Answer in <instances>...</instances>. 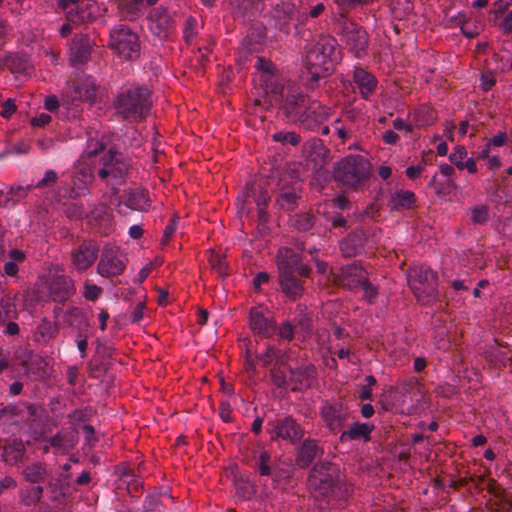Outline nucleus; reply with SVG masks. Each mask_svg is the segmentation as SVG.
<instances>
[{
    "instance_id": "f257e3e1",
    "label": "nucleus",
    "mask_w": 512,
    "mask_h": 512,
    "mask_svg": "<svg viewBox=\"0 0 512 512\" xmlns=\"http://www.w3.org/2000/svg\"><path fill=\"white\" fill-rule=\"evenodd\" d=\"M308 485L316 499L323 498L328 506L338 505L345 501L349 489L341 483V475L337 466L321 462L314 466L308 478Z\"/></svg>"
},
{
    "instance_id": "f03ea898",
    "label": "nucleus",
    "mask_w": 512,
    "mask_h": 512,
    "mask_svg": "<svg viewBox=\"0 0 512 512\" xmlns=\"http://www.w3.org/2000/svg\"><path fill=\"white\" fill-rule=\"evenodd\" d=\"M339 60L337 42L333 37L322 36L306 54V69L311 81L328 76Z\"/></svg>"
},
{
    "instance_id": "7ed1b4c3",
    "label": "nucleus",
    "mask_w": 512,
    "mask_h": 512,
    "mask_svg": "<svg viewBox=\"0 0 512 512\" xmlns=\"http://www.w3.org/2000/svg\"><path fill=\"white\" fill-rule=\"evenodd\" d=\"M284 89L283 96L279 93L268 95L270 105H280L289 121L299 122L309 128L311 114H316L317 109L324 110V108L317 103L308 106L309 99L295 87L288 85L284 86Z\"/></svg>"
},
{
    "instance_id": "20e7f679",
    "label": "nucleus",
    "mask_w": 512,
    "mask_h": 512,
    "mask_svg": "<svg viewBox=\"0 0 512 512\" xmlns=\"http://www.w3.org/2000/svg\"><path fill=\"white\" fill-rule=\"evenodd\" d=\"M116 112L129 121L145 119L151 110V92L140 86H131L123 89L115 100Z\"/></svg>"
},
{
    "instance_id": "39448f33",
    "label": "nucleus",
    "mask_w": 512,
    "mask_h": 512,
    "mask_svg": "<svg viewBox=\"0 0 512 512\" xmlns=\"http://www.w3.org/2000/svg\"><path fill=\"white\" fill-rule=\"evenodd\" d=\"M371 165L361 155H349L336 163L334 178L348 188H357L370 178Z\"/></svg>"
},
{
    "instance_id": "423d86ee",
    "label": "nucleus",
    "mask_w": 512,
    "mask_h": 512,
    "mask_svg": "<svg viewBox=\"0 0 512 512\" xmlns=\"http://www.w3.org/2000/svg\"><path fill=\"white\" fill-rule=\"evenodd\" d=\"M409 285L417 300L425 305L437 298V276L428 266L412 268L409 273Z\"/></svg>"
},
{
    "instance_id": "0eeeda50",
    "label": "nucleus",
    "mask_w": 512,
    "mask_h": 512,
    "mask_svg": "<svg viewBox=\"0 0 512 512\" xmlns=\"http://www.w3.org/2000/svg\"><path fill=\"white\" fill-rule=\"evenodd\" d=\"M98 176L107 185H120L128 176L130 165L122 154L109 150L99 159Z\"/></svg>"
},
{
    "instance_id": "6e6552de",
    "label": "nucleus",
    "mask_w": 512,
    "mask_h": 512,
    "mask_svg": "<svg viewBox=\"0 0 512 512\" xmlns=\"http://www.w3.org/2000/svg\"><path fill=\"white\" fill-rule=\"evenodd\" d=\"M109 46L120 57L127 60L138 57L140 51L137 34L124 25H120L110 32Z\"/></svg>"
},
{
    "instance_id": "1a4fd4ad",
    "label": "nucleus",
    "mask_w": 512,
    "mask_h": 512,
    "mask_svg": "<svg viewBox=\"0 0 512 512\" xmlns=\"http://www.w3.org/2000/svg\"><path fill=\"white\" fill-rule=\"evenodd\" d=\"M57 4L66 19L75 25L93 20L99 12L97 3L92 0H57Z\"/></svg>"
},
{
    "instance_id": "9d476101",
    "label": "nucleus",
    "mask_w": 512,
    "mask_h": 512,
    "mask_svg": "<svg viewBox=\"0 0 512 512\" xmlns=\"http://www.w3.org/2000/svg\"><path fill=\"white\" fill-rule=\"evenodd\" d=\"M340 39L355 57L361 58L366 55L369 39L363 27L347 19L343 20Z\"/></svg>"
},
{
    "instance_id": "9b49d317",
    "label": "nucleus",
    "mask_w": 512,
    "mask_h": 512,
    "mask_svg": "<svg viewBox=\"0 0 512 512\" xmlns=\"http://www.w3.org/2000/svg\"><path fill=\"white\" fill-rule=\"evenodd\" d=\"M267 432L271 440H284L291 444H295L304 436V429L292 417H284L269 423Z\"/></svg>"
},
{
    "instance_id": "f8f14e48",
    "label": "nucleus",
    "mask_w": 512,
    "mask_h": 512,
    "mask_svg": "<svg viewBox=\"0 0 512 512\" xmlns=\"http://www.w3.org/2000/svg\"><path fill=\"white\" fill-rule=\"evenodd\" d=\"M126 268V258L115 247L105 246L97 265V273L102 277L121 275Z\"/></svg>"
},
{
    "instance_id": "ddd939ff",
    "label": "nucleus",
    "mask_w": 512,
    "mask_h": 512,
    "mask_svg": "<svg viewBox=\"0 0 512 512\" xmlns=\"http://www.w3.org/2000/svg\"><path fill=\"white\" fill-rule=\"evenodd\" d=\"M249 326L254 334L270 337L275 331V322L268 308L259 305L250 309Z\"/></svg>"
},
{
    "instance_id": "4468645a",
    "label": "nucleus",
    "mask_w": 512,
    "mask_h": 512,
    "mask_svg": "<svg viewBox=\"0 0 512 512\" xmlns=\"http://www.w3.org/2000/svg\"><path fill=\"white\" fill-rule=\"evenodd\" d=\"M256 68L259 71V81L265 94L268 96L269 94L277 95L279 93L280 96H283L285 91L284 85L278 82V78L275 75V65L270 60L258 57Z\"/></svg>"
},
{
    "instance_id": "2eb2a0df",
    "label": "nucleus",
    "mask_w": 512,
    "mask_h": 512,
    "mask_svg": "<svg viewBox=\"0 0 512 512\" xmlns=\"http://www.w3.org/2000/svg\"><path fill=\"white\" fill-rule=\"evenodd\" d=\"M98 253L99 247L94 241H84L71 251V263L77 271H86L95 263Z\"/></svg>"
},
{
    "instance_id": "dca6fc26",
    "label": "nucleus",
    "mask_w": 512,
    "mask_h": 512,
    "mask_svg": "<svg viewBox=\"0 0 512 512\" xmlns=\"http://www.w3.org/2000/svg\"><path fill=\"white\" fill-rule=\"evenodd\" d=\"M74 280L57 267L49 282V293L55 301H65L75 293Z\"/></svg>"
},
{
    "instance_id": "f3484780",
    "label": "nucleus",
    "mask_w": 512,
    "mask_h": 512,
    "mask_svg": "<svg viewBox=\"0 0 512 512\" xmlns=\"http://www.w3.org/2000/svg\"><path fill=\"white\" fill-rule=\"evenodd\" d=\"M333 281L338 285L355 289L367 279V272L357 263L348 264L339 272H332Z\"/></svg>"
},
{
    "instance_id": "a211bd4d",
    "label": "nucleus",
    "mask_w": 512,
    "mask_h": 512,
    "mask_svg": "<svg viewBox=\"0 0 512 512\" xmlns=\"http://www.w3.org/2000/svg\"><path fill=\"white\" fill-rule=\"evenodd\" d=\"M277 266L279 275L287 273H295L297 271L300 275H307L309 268L306 265L301 264V256L294 250L282 247L277 253Z\"/></svg>"
},
{
    "instance_id": "6ab92c4d",
    "label": "nucleus",
    "mask_w": 512,
    "mask_h": 512,
    "mask_svg": "<svg viewBox=\"0 0 512 512\" xmlns=\"http://www.w3.org/2000/svg\"><path fill=\"white\" fill-rule=\"evenodd\" d=\"M174 19L163 7L154 8L149 15L150 30L159 37H165L174 27Z\"/></svg>"
},
{
    "instance_id": "aec40b11",
    "label": "nucleus",
    "mask_w": 512,
    "mask_h": 512,
    "mask_svg": "<svg viewBox=\"0 0 512 512\" xmlns=\"http://www.w3.org/2000/svg\"><path fill=\"white\" fill-rule=\"evenodd\" d=\"M92 44L88 37L76 35L71 44L69 61L73 67L85 64L91 55Z\"/></svg>"
},
{
    "instance_id": "412c9836",
    "label": "nucleus",
    "mask_w": 512,
    "mask_h": 512,
    "mask_svg": "<svg viewBox=\"0 0 512 512\" xmlns=\"http://www.w3.org/2000/svg\"><path fill=\"white\" fill-rule=\"evenodd\" d=\"M281 187L279 196L276 199L277 205L283 210H292L295 208L298 199L300 198V183L298 181L289 182L291 185L286 186V181L281 179Z\"/></svg>"
},
{
    "instance_id": "4be33fe9",
    "label": "nucleus",
    "mask_w": 512,
    "mask_h": 512,
    "mask_svg": "<svg viewBox=\"0 0 512 512\" xmlns=\"http://www.w3.org/2000/svg\"><path fill=\"white\" fill-rule=\"evenodd\" d=\"M352 79L363 99L368 100L377 87V79L361 67H355Z\"/></svg>"
},
{
    "instance_id": "5701e85b",
    "label": "nucleus",
    "mask_w": 512,
    "mask_h": 512,
    "mask_svg": "<svg viewBox=\"0 0 512 512\" xmlns=\"http://www.w3.org/2000/svg\"><path fill=\"white\" fill-rule=\"evenodd\" d=\"M123 205L131 210L145 211L149 208L150 203L146 191L142 189H136L126 192L123 196V200L119 201V213H124L122 209Z\"/></svg>"
},
{
    "instance_id": "b1692460",
    "label": "nucleus",
    "mask_w": 512,
    "mask_h": 512,
    "mask_svg": "<svg viewBox=\"0 0 512 512\" xmlns=\"http://www.w3.org/2000/svg\"><path fill=\"white\" fill-rule=\"evenodd\" d=\"M54 454L64 455L77 443L76 434L73 431H60L48 439Z\"/></svg>"
},
{
    "instance_id": "393cba45",
    "label": "nucleus",
    "mask_w": 512,
    "mask_h": 512,
    "mask_svg": "<svg viewBox=\"0 0 512 512\" xmlns=\"http://www.w3.org/2000/svg\"><path fill=\"white\" fill-rule=\"evenodd\" d=\"M355 117V113L348 112L342 118L334 121L332 127L342 142L353 136L356 130Z\"/></svg>"
},
{
    "instance_id": "a878e982",
    "label": "nucleus",
    "mask_w": 512,
    "mask_h": 512,
    "mask_svg": "<svg viewBox=\"0 0 512 512\" xmlns=\"http://www.w3.org/2000/svg\"><path fill=\"white\" fill-rule=\"evenodd\" d=\"M321 416L332 432L339 431L346 419V414L340 408L332 405L323 406Z\"/></svg>"
},
{
    "instance_id": "bb28decb",
    "label": "nucleus",
    "mask_w": 512,
    "mask_h": 512,
    "mask_svg": "<svg viewBox=\"0 0 512 512\" xmlns=\"http://www.w3.org/2000/svg\"><path fill=\"white\" fill-rule=\"evenodd\" d=\"M416 202L414 192L410 190L394 191L388 201V206L392 211H400L411 208Z\"/></svg>"
},
{
    "instance_id": "cd10ccee",
    "label": "nucleus",
    "mask_w": 512,
    "mask_h": 512,
    "mask_svg": "<svg viewBox=\"0 0 512 512\" xmlns=\"http://www.w3.org/2000/svg\"><path fill=\"white\" fill-rule=\"evenodd\" d=\"M365 235L363 232H354L348 235L340 243V249L345 257L357 255L365 245Z\"/></svg>"
},
{
    "instance_id": "c85d7f7f",
    "label": "nucleus",
    "mask_w": 512,
    "mask_h": 512,
    "mask_svg": "<svg viewBox=\"0 0 512 512\" xmlns=\"http://www.w3.org/2000/svg\"><path fill=\"white\" fill-rule=\"evenodd\" d=\"M50 472L47 465L43 462H33L26 465L21 475L29 483H40L46 480Z\"/></svg>"
},
{
    "instance_id": "c756f323",
    "label": "nucleus",
    "mask_w": 512,
    "mask_h": 512,
    "mask_svg": "<svg viewBox=\"0 0 512 512\" xmlns=\"http://www.w3.org/2000/svg\"><path fill=\"white\" fill-rule=\"evenodd\" d=\"M279 282L282 291L292 300L301 297L303 293L302 283L295 277L294 273H287L279 275Z\"/></svg>"
},
{
    "instance_id": "7c9ffc66",
    "label": "nucleus",
    "mask_w": 512,
    "mask_h": 512,
    "mask_svg": "<svg viewBox=\"0 0 512 512\" xmlns=\"http://www.w3.org/2000/svg\"><path fill=\"white\" fill-rule=\"evenodd\" d=\"M320 449L314 440L306 439L302 443L296 462L301 468L308 467L319 455Z\"/></svg>"
},
{
    "instance_id": "2f4dec72",
    "label": "nucleus",
    "mask_w": 512,
    "mask_h": 512,
    "mask_svg": "<svg viewBox=\"0 0 512 512\" xmlns=\"http://www.w3.org/2000/svg\"><path fill=\"white\" fill-rule=\"evenodd\" d=\"M26 446L21 439H13L3 450V461L9 465L19 463L25 454Z\"/></svg>"
},
{
    "instance_id": "473e14b6",
    "label": "nucleus",
    "mask_w": 512,
    "mask_h": 512,
    "mask_svg": "<svg viewBox=\"0 0 512 512\" xmlns=\"http://www.w3.org/2000/svg\"><path fill=\"white\" fill-rule=\"evenodd\" d=\"M16 357L19 359L20 364L24 367L25 374L37 375L36 369H40L44 364V360L41 357L32 355L31 351L27 349L18 350Z\"/></svg>"
},
{
    "instance_id": "72a5a7b5",
    "label": "nucleus",
    "mask_w": 512,
    "mask_h": 512,
    "mask_svg": "<svg viewBox=\"0 0 512 512\" xmlns=\"http://www.w3.org/2000/svg\"><path fill=\"white\" fill-rule=\"evenodd\" d=\"M30 406L27 407V412L15 406L5 407L0 410V426L9 427L11 425H19L25 419V414L29 413Z\"/></svg>"
},
{
    "instance_id": "f704fd0d",
    "label": "nucleus",
    "mask_w": 512,
    "mask_h": 512,
    "mask_svg": "<svg viewBox=\"0 0 512 512\" xmlns=\"http://www.w3.org/2000/svg\"><path fill=\"white\" fill-rule=\"evenodd\" d=\"M73 183L78 189H85L93 180V172L88 164L78 161L74 166Z\"/></svg>"
},
{
    "instance_id": "c9c22d12",
    "label": "nucleus",
    "mask_w": 512,
    "mask_h": 512,
    "mask_svg": "<svg viewBox=\"0 0 512 512\" xmlns=\"http://www.w3.org/2000/svg\"><path fill=\"white\" fill-rule=\"evenodd\" d=\"M374 426L369 423H354L348 430L344 431L341 434L340 439L342 441L346 439L351 440H360L363 439L365 441L369 440L370 433L372 432Z\"/></svg>"
},
{
    "instance_id": "e433bc0d",
    "label": "nucleus",
    "mask_w": 512,
    "mask_h": 512,
    "mask_svg": "<svg viewBox=\"0 0 512 512\" xmlns=\"http://www.w3.org/2000/svg\"><path fill=\"white\" fill-rule=\"evenodd\" d=\"M74 92L76 98L93 102L96 96L95 83L90 77H86L74 85Z\"/></svg>"
},
{
    "instance_id": "4c0bfd02",
    "label": "nucleus",
    "mask_w": 512,
    "mask_h": 512,
    "mask_svg": "<svg viewBox=\"0 0 512 512\" xmlns=\"http://www.w3.org/2000/svg\"><path fill=\"white\" fill-rule=\"evenodd\" d=\"M9 260L4 263L3 270L5 275L14 277L19 271L18 265L25 260V254L18 249L9 251Z\"/></svg>"
},
{
    "instance_id": "58836bf2",
    "label": "nucleus",
    "mask_w": 512,
    "mask_h": 512,
    "mask_svg": "<svg viewBox=\"0 0 512 512\" xmlns=\"http://www.w3.org/2000/svg\"><path fill=\"white\" fill-rule=\"evenodd\" d=\"M43 495V487L40 485L29 486L19 491V497L22 504L26 506L36 505L40 502Z\"/></svg>"
},
{
    "instance_id": "ea45409f",
    "label": "nucleus",
    "mask_w": 512,
    "mask_h": 512,
    "mask_svg": "<svg viewBox=\"0 0 512 512\" xmlns=\"http://www.w3.org/2000/svg\"><path fill=\"white\" fill-rule=\"evenodd\" d=\"M253 197L257 206L260 217L264 215L263 207L267 205V203L270 201V195L266 191L259 190V194H256V190L254 188V185L252 184L251 187L248 186V192L247 194H242L238 197V201L242 204L246 201L248 197Z\"/></svg>"
},
{
    "instance_id": "a19ab883",
    "label": "nucleus",
    "mask_w": 512,
    "mask_h": 512,
    "mask_svg": "<svg viewBox=\"0 0 512 512\" xmlns=\"http://www.w3.org/2000/svg\"><path fill=\"white\" fill-rule=\"evenodd\" d=\"M292 6L290 4L277 5L273 18L275 19V26L283 31L286 30L291 20Z\"/></svg>"
},
{
    "instance_id": "79ce46f5",
    "label": "nucleus",
    "mask_w": 512,
    "mask_h": 512,
    "mask_svg": "<svg viewBox=\"0 0 512 512\" xmlns=\"http://www.w3.org/2000/svg\"><path fill=\"white\" fill-rule=\"evenodd\" d=\"M57 333V328L49 321L43 320L36 329L37 339L40 341H49L54 338Z\"/></svg>"
},
{
    "instance_id": "37998d69",
    "label": "nucleus",
    "mask_w": 512,
    "mask_h": 512,
    "mask_svg": "<svg viewBox=\"0 0 512 512\" xmlns=\"http://www.w3.org/2000/svg\"><path fill=\"white\" fill-rule=\"evenodd\" d=\"M256 469L262 476H269L271 473V455L266 450H261L256 458Z\"/></svg>"
},
{
    "instance_id": "c03bdc74",
    "label": "nucleus",
    "mask_w": 512,
    "mask_h": 512,
    "mask_svg": "<svg viewBox=\"0 0 512 512\" xmlns=\"http://www.w3.org/2000/svg\"><path fill=\"white\" fill-rule=\"evenodd\" d=\"M211 269L219 276H226L228 274V265L223 255L219 253H212L209 258Z\"/></svg>"
},
{
    "instance_id": "a18cd8bd",
    "label": "nucleus",
    "mask_w": 512,
    "mask_h": 512,
    "mask_svg": "<svg viewBox=\"0 0 512 512\" xmlns=\"http://www.w3.org/2000/svg\"><path fill=\"white\" fill-rule=\"evenodd\" d=\"M413 9V5L410 0H392L391 10L396 17H403L410 13Z\"/></svg>"
},
{
    "instance_id": "49530a36",
    "label": "nucleus",
    "mask_w": 512,
    "mask_h": 512,
    "mask_svg": "<svg viewBox=\"0 0 512 512\" xmlns=\"http://www.w3.org/2000/svg\"><path fill=\"white\" fill-rule=\"evenodd\" d=\"M105 149L104 143L97 138H90L87 141L86 148L84 150V155L88 158H92L98 153L102 152Z\"/></svg>"
},
{
    "instance_id": "de8ad7c7",
    "label": "nucleus",
    "mask_w": 512,
    "mask_h": 512,
    "mask_svg": "<svg viewBox=\"0 0 512 512\" xmlns=\"http://www.w3.org/2000/svg\"><path fill=\"white\" fill-rule=\"evenodd\" d=\"M488 219V207L485 205H476L471 208V221L474 224H483Z\"/></svg>"
},
{
    "instance_id": "09e8293b",
    "label": "nucleus",
    "mask_w": 512,
    "mask_h": 512,
    "mask_svg": "<svg viewBox=\"0 0 512 512\" xmlns=\"http://www.w3.org/2000/svg\"><path fill=\"white\" fill-rule=\"evenodd\" d=\"M467 157V150L464 146L458 145L454 148L453 152L449 155V160L458 169L461 168L463 162Z\"/></svg>"
},
{
    "instance_id": "8fccbe9b",
    "label": "nucleus",
    "mask_w": 512,
    "mask_h": 512,
    "mask_svg": "<svg viewBox=\"0 0 512 512\" xmlns=\"http://www.w3.org/2000/svg\"><path fill=\"white\" fill-rule=\"evenodd\" d=\"M102 294V288L96 284H91L88 282L84 283L83 287V297L88 301L97 300Z\"/></svg>"
},
{
    "instance_id": "3c124183",
    "label": "nucleus",
    "mask_w": 512,
    "mask_h": 512,
    "mask_svg": "<svg viewBox=\"0 0 512 512\" xmlns=\"http://www.w3.org/2000/svg\"><path fill=\"white\" fill-rule=\"evenodd\" d=\"M13 302L9 297L0 299V322L5 321L11 317Z\"/></svg>"
},
{
    "instance_id": "603ef678",
    "label": "nucleus",
    "mask_w": 512,
    "mask_h": 512,
    "mask_svg": "<svg viewBox=\"0 0 512 512\" xmlns=\"http://www.w3.org/2000/svg\"><path fill=\"white\" fill-rule=\"evenodd\" d=\"M196 30L197 21L192 17L188 18L185 22V27L183 30L184 39L187 43H190L193 40L194 36L196 35Z\"/></svg>"
},
{
    "instance_id": "864d4df0",
    "label": "nucleus",
    "mask_w": 512,
    "mask_h": 512,
    "mask_svg": "<svg viewBox=\"0 0 512 512\" xmlns=\"http://www.w3.org/2000/svg\"><path fill=\"white\" fill-rule=\"evenodd\" d=\"M314 224L313 217L308 214H300L296 216L295 226L298 230L306 231Z\"/></svg>"
},
{
    "instance_id": "5fc2aeb1",
    "label": "nucleus",
    "mask_w": 512,
    "mask_h": 512,
    "mask_svg": "<svg viewBox=\"0 0 512 512\" xmlns=\"http://www.w3.org/2000/svg\"><path fill=\"white\" fill-rule=\"evenodd\" d=\"M48 486L51 488L52 499L54 501L62 502L66 497V489L64 485H59L57 483L49 482Z\"/></svg>"
},
{
    "instance_id": "6e6d98bb",
    "label": "nucleus",
    "mask_w": 512,
    "mask_h": 512,
    "mask_svg": "<svg viewBox=\"0 0 512 512\" xmlns=\"http://www.w3.org/2000/svg\"><path fill=\"white\" fill-rule=\"evenodd\" d=\"M254 2L255 0H230L232 6L243 11L244 17L252 10Z\"/></svg>"
},
{
    "instance_id": "4d7b16f0",
    "label": "nucleus",
    "mask_w": 512,
    "mask_h": 512,
    "mask_svg": "<svg viewBox=\"0 0 512 512\" xmlns=\"http://www.w3.org/2000/svg\"><path fill=\"white\" fill-rule=\"evenodd\" d=\"M481 29L480 24H471L468 22L465 26H462L461 32L467 38H474L480 33Z\"/></svg>"
},
{
    "instance_id": "13d9d810",
    "label": "nucleus",
    "mask_w": 512,
    "mask_h": 512,
    "mask_svg": "<svg viewBox=\"0 0 512 512\" xmlns=\"http://www.w3.org/2000/svg\"><path fill=\"white\" fill-rule=\"evenodd\" d=\"M274 139L277 141L288 142L292 145H297L300 141V137L296 133H293V132L286 133V134L277 133L274 135Z\"/></svg>"
},
{
    "instance_id": "bf43d9fd",
    "label": "nucleus",
    "mask_w": 512,
    "mask_h": 512,
    "mask_svg": "<svg viewBox=\"0 0 512 512\" xmlns=\"http://www.w3.org/2000/svg\"><path fill=\"white\" fill-rule=\"evenodd\" d=\"M57 179V174L54 170H47L44 173L43 178L37 182L36 187L41 188L54 183Z\"/></svg>"
},
{
    "instance_id": "052dcab7",
    "label": "nucleus",
    "mask_w": 512,
    "mask_h": 512,
    "mask_svg": "<svg viewBox=\"0 0 512 512\" xmlns=\"http://www.w3.org/2000/svg\"><path fill=\"white\" fill-rule=\"evenodd\" d=\"M359 287H361L364 291V297L371 302L377 295L376 288L368 282V279L365 280Z\"/></svg>"
},
{
    "instance_id": "680f3d73",
    "label": "nucleus",
    "mask_w": 512,
    "mask_h": 512,
    "mask_svg": "<svg viewBox=\"0 0 512 512\" xmlns=\"http://www.w3.org/2000/svg\"><path fill=\"white\" fill-rule=\"evenodd\" d=\"M372 1L373 0H335L338 7L342 10H346L360 4H367Z\"/></svg>"
},
{
    "instance_id": "e2e57ef3",
    "label": "nucleus",
    "mask_w": 512,
    "mask_h": 512,
    "mask_svg": "<svg viewBox=\"0 0 512 512\" xmlns=\"http://www.w3.org/2000/svg\"><path fill=\"white\" fill-rule=\"evenodd\" d=\"M16 111V105L12 99H7L3 105L1 110V116L3 118H9Z\"/></svg>"
},
{
    "instance_id": "0e129e2a",
    "label": "nucleus",
    "mask_w": 512,
    "mask_h": 512,
    "mask_svg": "<svg viewBox=\"0 0 512 512\" xmlns=\"http://www.w3.org/2000/svg\"><path fill=\"white\" fill-rule=\"evenodd\" d=\"M500 28L504 34L512 36V9L501 21Z\"/></svg>"
},
{
    "instance_id": "69168bd1",
    "label": "nucleus",
    "mask_w": 512,
    "mask_h": 512,
    "mask_svg": "<svg viewBox=\"0 0 512 512\" xmlns=\"http://www.w3.org/2000/svg\"><path fill=\"white\" fill-rule=\"evenodd\" d=\"M279 336L280 338L284 339V340H292L293 338V327L292 325L289 323V322H285L283 323L280 327H279Z\"/></svg>"
},
{
    "instance_id": "338daca9",
    "label": "nucleus",
    "mask_w": 512,
    "mask_h": 512,
    "mask_svg": "<svg viewBox=\"0 0 512 512\" xmlns=\"http://www.w3.org/2000/svg\"><path fill=\"white\" fill-rule=\"evenodd\" d=\"M470 18L471 16L468 15L467 13L459 12L457 15L451 18V22L455 26H459L460 29H462V26H465L469 22Z\"/></svg>"
},
{
    "instance_id": "774afa93",
    "label": "nucleus",
    "mask_w": 512,
    "mask_h": 512,
    "mask_svg": "<svg viewBox=\"0 0 512 512\" xmlns=\"http://www.w3.org/2000/svg\"><path fill=\"white\" fill-rule=\"evenodd\" d=\"M17 486V482L14 478L11 476H5L4 478L0 479V495L8 489H14Z\"/></svg>"
}]
</instances>
